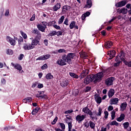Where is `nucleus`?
Segmentation results:
<instances>
[{
  "label": "nucleus",
  "mask_w": 131,
  "mask_h": 131,
  "mask_svg": "<svg viewBox=\"0 0 131 131\" xmlns=\"http://www.w3.org/2000/svg\"><path fill=\"white\" fill-rule=\"evenodd\" d=\"M50 57H51V55L50 54L42 55L39 57L38 58H37L36 61H38V60H40L42 61L45 60H48V59H50Z\"/></svg>",
  "instance_id": "9d476101"
},
{
  "label": "nucleus",
  "mask_w": 131,
  "mask_h": 131,
  "mask_svg": "<svg viewBox=\"0 0 131 131\" xmlns=\"http://www.w3.org/2000/svg\"><path fill=\"white\" fill-rule=\"evenodd\" d=\"M38 108H36L34 110H33L32 112V115H35V114H36V113H37V112H38Z\"/></svg>",
  "instance_id": "58836bf2"
},
{
  "label": "nucleus",
  "mask_w": 131,
  "mask_h": 131,
  "mask_svg": "<svg viewBox=\"0 0 131 131\" xmlns=\"http://www.w3.org/2000/svg\"><path fill=\"white\" fill-rule=\"evenodd\" d=\"M119 101V99L118 98H113L111 99V105H116L118 104V102Z\"/></svg>",
  "instance_id": "6ab92c4d"
},
{
  "label": "nucleus",
  "mask_w": 131,
  "mask_h": 131,
  "mask_svg": "<svg viewBox=\"0 0 131 131\" xmlns=\"http://www.w3.org/2000/svg\"><path fill=\"white\" fill-rule=\"evenodd\" d=\"M104 114L105 115L104 118H105V119H107V118H108V116L109 115V113H108V112L105 111L104 112Z\"/></svg>",
  "instance_id": "09e8293b"
},
{
  "label": "nucleus",
  "mask_w": 131,
  "mask_h": 131,
  "mask_svg": "<svg viewBox=\"0 0 131 131\" xmlns=\"http://www.w3.org/2000/svg\"><path fill=\"white\" fill-rule=\"evenodd\" d=\"M124 118H125V115L124 114H121L120 117L117 118L116 120L119 122H121V121L124 120Z\"/></svg>",
  "instance_id": "a211bd4d"
},
{
  "label": "nucleus",
  "mask_w": 131,
  "mask_h": 131,
  "mask_svg": "<svg viewBox=\"0 0 131 131\" xmlns=\"http://www.w3.org/2000/svg\"><path fill=\"white\" fill-rule=\"evenodd\" d=\"M58 121V117H55V119L53 120V121L52 122V124H56V122Z\"/></svg>",
  "instance_id": "49530a36"
},
{
  "label": "nucleus",
  "mask_w": 131,
  "mask_h": 131,
  "mask_svg": "<svg viewBox=\"0 0 131 131\" xmlns=\"http://www.w3.org/2000/svg\"><path fill=\"white\" fill-rule=\"evenodd\" d=\"M53 27L54 28H55L56 29H57V30H60V29H61V27L60 26H59L57 25H53Z\"/></svg>",
  "instance_id": "3c124183"
},
{
  "label": "nucleus",
  "mask_w": 131,
  "mask_h": 131,
  "mask_svg": "<svg viewBox=\"0 0 131 131\" xmlns=\"http://www.w3.org/2000/svg\"><path fill=\"white\" fill-rule=\"evenodd\" d=\"M57 32H56L55 31H53L49 34V35L50 36H54V35H57Z\"/></svg>",
  "instance_id": "c03bdc74"
},
{
  "label": "nucleus",
  "mask_w": 131,
  "mask_h": 131,
  "mask_svg": "<svg viewBox=\"0 0 131 131\" xmlns=\"http://www.w3.org/2000/svg\"><path fill=\"white\" fill-rule=\"evenodd\" d=\"M92 0H88L86 2V4L85 6V8H88V9H90V8H92Z\"/></svg>",
  "instance_id": "bb28decb"
},
{
  "label": "nucleus",
  "mask_w": 131,
  "mask_h": 131,
  "mask_svg": "<svg viewBox=\"0 0 131 131\" xmlns=\"http://www.w3.org/2000/svg\"><path fill=\"white\" fill-rule=\"evenodd\" d=\"M6 40L8 42H9L11 46H15L16 45V40L14 39L13 38L7 36H6Z\"/></svg>",
  "instance_id": "0eeeda50"
},
{
  "label": "nucleus",
  "mask_w": 131,
  "mask_h": 131,
  "mask_svg": "<svg viewBox=\"0 0 131 131\" xmlns=\"http://www.w3.org/2000/svg\"><path fill=\"white\" fill-rule=\"evenodd\" d=\"M46 79H53L54 78V76L52 75L51 73H48L46 76Z\"/></svg>",
  "instance_id": "72a5a7b5"
},
{
  "label": "nucleus",
  "mask_w": 131,
  "mask_h": 131,
  "mask_svg": "<svg viewBox=\"0 0 131 131\" xmlns=\"http://www.w3.org/2000/svg\"><path fill=\"white\" fill-rule=\"evenodd\" d=\"M23 49H24L25 51H30V50H33V48L31 46V44L29 43H24Z\"/></svg>",
  "instance_id": "423d86ee"
},
{
  "label": "nucleus",
  "mask_w": 131,
  "mask_h": 131,
  "mask_svg": "<svg viewBox=\"0 0 131 131\" xmlns=\"http://www.w3.org/2000/svg\"><path fill=\"white\" fill-rule=\"evenodd\" d=\"M122 61L124 62V64H126L128 67H131V61H127L125 59L122 58Z\"/></svg>",
  "instance_id": "7c9ffc66"
},
{
  "label": "nucleus",
  "mask_w": 131,
  "mask_h": 131,
  "mask_svg": "<svg viewBox=\"0 0 131 131\" xmlns=\"http://www.w3.org/2000/svg\"><path fill=\"white\" fill-rule=\"evenodd\" d=\"M63 24H64L65 25H67V26H68V25H69V24H68V18H66V19H65V20H64Z\"/></svg>",
  "instance_id": "e2e57ef3"
},
{
  "label": "nucleus",
  "mask_w": 131,
  "mask_h": 131,
  "mask_svg": "<svg viewBox=\"0 0 131 131\" xmlns=\"http://www.w3.org/2000/svg\"><path fill=\"white\" fill-rule=\"evenodd\" d=\"M103 76V72H99L93 75H89L84 79V83H85V84H89L91 81L95 83L98 82V81H101Z\"/></svg>",
  "instance_id": "f257e3e1"
},
{
  "label": "nucleus",
  "mask_w": 131,
  "mask_h": 131,
  "mask_svg": "<svg viewBox=\"0 0 131 131\" xmlns=\"http://www.w3.org/2000/svg\"><path fill=\"white\" fill-rule=\"evenodd\" d=\"M72 112H73V110H68L64 112V114H70V113H72Z\"/></svg>",
  "instance_id": "8fccbe9b"
},
{
  "label": "nucleus",
  "mask_w": 131,
  "mask_h": 131,
  "mask_svg": "<svg viewBox=\"0 0 131 131\" xmlns=\"http://www.w3.org/2000/svg\"><path fill=\"white\" fill-rule=\"evenodd\" d=\"M127 106V103L126 102H123L121 103L120 105V111H124L125 109H126V106Z\"/></svg>",
  "instance_id": "4be33fe9"
},
{
  "label": "nucleus",
  "mask_w": 131,
  "mask_h": 131,
  "mask_svg": "<svg viewBox=\"0 0 131 131\" xmlns=\"http://www.w3.org/2000/svg\"><path fill=\"white\" fill-rule=\"evenodd\" d=\"M30 39H32L31 46H32L33 49H34V48H35V46L39 43V41H38V40H37V39L36 38L33 39V38H31Z\"/></svg>",
  "instance_id": "1a4fd4ad"
},
{
  "label": "nucleus",
  "mask_w": 131,
  "mask_h": 131,
  "mask_svg": "<svg viewBox=\"0 0 131 131\" xmlns=\"http://www.w3.org/2000/svg\"><path fill=\"white\" fill-rule=\"evenodd\" d=\"M115 94V90H114V89H110L107 93V95L109 98H112V97L114 96Z\"/></svg>",
  "instance_id": "dca6fc26"
},
{
  "label": "nucleus",
  "mask_w": 131,
  "mask_h": 131,
  "mask_svg": "<svg viewBox=\"0 0 131 131\" xmlns=\"http://www.w3.org/2000/svg\"><path fill=\"white\" fill-rule=\"evenodd\" d=\"M1 82H2V83H3V84H6V79H5L4 78L2 79Z\"/></svg>",
  "instance_id": "69168bd1"
},
{
  "label": "nucleus",
  "mask_w": 131,
  "mask_h": 131,
  "mask_svg": "<svg viewBox=\"0 0 131 131\" xmlns=\"http://www.w3.org/2000/svg\"><path fill=\"white\" fill-rule=\"evenodd\" d=\"M35 20V14H33L32 17L30 19V21H34Z\"/></svg>",
  "instance_id": "bf43d9fd"
},
{
  "label": "nucleus",
  "mask_w": 131,
  "mask_h": 131,
  "mask_svg": "<svg viewBox=\"0 0 131 131\" xmlns=\"http://www.w3.org/2000/svg\"><path fill=\"white\" fill-rule=\"evenodd\" d=\"M70 76L73 77L74 78H78V76L75 73H69Z\"/></svg>",
  "instance_id": "4c0bfd02"
},
{
  "label": "nucleus",
  "mask_w": 131,
  "mask_h": 131,
  "mask_svg": "<svg viewBox=\"0 0 131 131\" xmlns=\"http://www.w3.org/2000/svg\"><path fill=\"white\" fill-rule=\"evenodd\" d=\"M31 101H32V99H31V98L28 97V98H26L23 99V102L26 104L27 103H30V102H31Z\"/></svg>",
  "instance_id": "c756f323"
},
{
  "label": "nucleus",
  "mask_w": 131,
  "mask_h": 131,
  "mask_svg": "<svg viewBox=\"0 0 131 131\" xmlns=\"http://www.w3.org/2000/svg\"><path fill=\"white\" fill-rule=\"evenodd\" d=\"M20 34L22 35L23 38H24V39H27V35L26 34V33H24L23 31H20Z\"/></svg>",
  "instance_id": "ea45409f"
},
{
  "label": "nucleus",
  "mask_w": 131,
  "mask_h": 131,
  "mask_svg": "<svg viewBox=\"0 0 131 131\" xmlns=\"http://www.w3.org/2000/svg\"><path fill=\"white\" fill-rule=\"evenodd\" d=\"M75 21H72L70 24V29H73V28H74L75 26Z\"/></svg>",
  "instance_id": "c9c22d12"
},
{
  "label": "nucleus",
  "mask_w": 131,
  "mask_h": 131,
  "mask_svg": "<svg viewBox=\"0 0 131 131\" xmlns=\"http://www.w3.org/2000/svg\"><path fill=\"white\" fill-rule=\"evenodd\" d=\"M114 80V78H108L105 80V84L107 86H110L113 84V81Z\"/></svg>",
  "instance_id": "f8f14e48"
},
{
  "label": "nucleus",
  "mask_w": 131,
  "mask_h": 131,
  "mask_svg": "<svg viewBox=\"0 0 131 131\" xmlns=\"http://www.w3.org/2000/svg\"><path fill=\"white\" fill-rule=\"evenodd\" d=\"M113 43L112 41H108L105 42L104 47L106 49H110L111 47H112Z\"/></svg>",
  "instance_id": "393cba45"
},
{
  "label": "nucleus",
  "mask_w": 131,
  "mask_h": 131,
  "mask_svg": "<svg viewBox=\"0 0 131 131\" xmlns=\"http://www.w3.org/2000/svg\"><path fill=\"white\" fill-rule=\"evenodd\" d=\"M116 54V52H115V51L113 50V51H110V52H108V55L109 57H110V59H112V58H113V57H115Z\"/></svg>",
  "instance_id": "5701e85b"
},
{
  "label": "nucleus",
  "mask_w": 131,
  "mask_h": 131,
  "mask_svg": "<svg viewBox=\"0 0 131 131\" xmlns=\"http://www.w3.org/2000/svg\"><path fill=\"white\" fill-rule=\"evenodd\" d=\"M108 125H116L118 126V125H119V123L116 122V121H113L108 123Z\"/></svg>",
  "instance_id": "2f4dec72"
},
{
  "label": "nucleus",
  "mask_w": 131,
  "mask_h": 131,
  "mask_svg": "<svg viewBox=\"0 0 131 131\" xmlns=\"http://www.w3.org/2000/svg\"><path fill=\"white\" fill-rule=\"evenodd\" d=\"M58 53H59L60 54L62 53H66V50L64 49H59L57 50Z\"/></svg>",
  "instance_id": "de8ad7c7"
},
{
  "label": "nucleus",
  "mask_w": 131,
  "mask_h": 131,
  "mask_svg": "<svg viewBox=\"0 0 131 131\" xmlns=\"http://www.w3.org/2000/svg\"><path fill=\"white\" fill-rule=\"evenodd\" d=\"M42 88H43V85H42V84H39L38 85V89H41Z\"/></svg>",
  "instance_id": "338daca9"
},
{
  "label": "nucleus",
  "mask_w": 131,
  "mask_h": 131,
  "mask_svg": "<svg viewBox=\"0 0 131 131\" xmlns=\"http://www.w3.org/2000/svg\"><path fill=\"white\" fill-rule=\"evenodd\" d=\"M111 117H112V120H113V119L115 118V111H113L111 112Z\"/></svg>",
  "instance_id": "37998d69"
},
{
  "label": "nucleus",
  "mask_w": 131,
  "mask_h": 131,
  "mask_svg": "<svg viewBox=\"0 0 131 131\" xmlns=\"http://www.w3.org/2000/svg\"><path fill=\"white\" fill-rule=\"evenodd\" d=\"M47 25H48L47 22L42 21V24L37 25V27L38 30H40V31H41L42 32H45V31L47 28Z\"/></svg>",
  "instance_id": "f03ea898"
},
{
  "label": "nucleus",
  "mask_w": 131,
  "mask_h": 131,
  "mask_svg": "<svg viewBox=\"0 0 131 131\" xmlns=\"http://www.w3.org/2000/svg\"><path fill=\"white\" fill-rule=\"evenodd\" d=\"M56 63L60 66H64V65H66L67 63V61L66 60V56H62L61 59H58Z\"/></svg>",
  "instance_id": "7ed1b4c3"
},
{
  "label": "nucleus",
  "mask_w": 131,
  "mask_h": 131,
  "mask_svg": "<svg viewBox=\"0 0 131 131\" xmlns=\"http://www.w3.org/2000/svg\"><path fill=\"white\" fill-rule=\"evenodd\" d=\"M96 125L95 124V123L90 121V126L91 127V128H95V126Z\"/></svg>",
  "instance_id": "a18cd8bd"
},
{
  "label": "nucleus",
  "mask_w": 131,
  "mask_h": 131,
  "mask_svg": "<svg viewBox=\"0 0 131 131\" xmlns=\"http://www.w3.org/2000/svg\"><path fill=\"white\" fill-rule=\"evenodd\" d=\"M59 124L61 129H65V124H64V123H60Z\"/></svg>",
  "instance_id": "864d4df0"
},
{
  "label": "nucleus",
  "mask_w": 131,
  "mask_h": 131,
  "mask_svg": "<svg viewBox=\"0 0 131 131\" xmlns=\"http://www.w3.org/2000/svg\"><path fill=\"white\" fill-rule=\"evenodd\" d=\"M70 8L71 7L68 5H65L63 6L62 9V13H63V14L66 13L67 11H68V10H70Z\"/></svg>",
  "instance_id": "aec40b11"
},
{
  "label": "nucleus",
  "mask_w": 131,
  "mask_h": 131,
  "mask_svg": "<svg viewBox=\"0 0 131 131\" xmlns=\"http://www.w3.org/2000/svg\"><path fill=\"white\" fill-rule=\"evenodd\" d=\"M42 94H43V92L39 91L38 94L36 95V97H37V98L43 99V98H45V95Z\"/></svg>",
  "instance_id": "b1692460"
},
{
  "label": "nucleus",
  "mask_w": 131,
  "mask_h": 131,
  "mask_svg": "<svg viewBox=\"0 0 131 131\" xmlns=\"http://www.w3.org/2000/svg\"><path fill=\"white\" fill-rule=\"evenodd\" d=\"M57 34L56 35H57V36H60V35H62V32L60 31H58L57 32H56Z\"/></svg>",
  "instance_id": "0e129e2a"
},
{
  "label": "nucleus",
  "mask_w": 131,
  "mask_h": 131,
  "mask_svg": "<svg viewBox=\"0 0 131 131\" xmlns=\"http://www.w3.org/2000/svg\"><path fill=\"white\" fill-rule=\"evenodd\" d=\"M66 118L64 119L66 123L68 122H72V117L69 115H66Z\"/></svg>",
  "instance_id": "412c9836"
},
{
  "label": "nucleus",
  "mask_w": 131,
  "mask_h": 131,
  "mask_svg": "<svg viewBox=\"0 0 131 131\" xmlns=\"http://www.w3.org/2000/svg\"><path fill=\"white\" fill-rule=\"evenodd\" d=\"M7 55H12L14 54V51L12 49H8L6 50Z\"/></svg>",
  "instance_id": "473e14b6"
},
{
  "label": "nucleus",
  "mask_w": 131,
  "mask_h": 131,
  "mask_svg": "<svg viewBox=\"0 0 131 131\" xmlns=\"http://www.w3.org/2000/svg\"><path fill=\"white\" fill-rule=\"evenodd\" d=\"M103 112V110L101 107H99L98 112L97 114V116H101L102 113Z\"/></svg>",
  "instance_id": "e433bc0d"
},
{
  "label": "nucleus",
  "mask_w": 131,
  "mask_h": 131,
  "mask_svg": "<svg viewBox=\"0 0 131 131\" xmlns=\"http://www.w3.org/2000/svg\"><path fill=\"white\" fill-rule=\"evenodd\" d=\"M122 59H124V58L122 57V55H119L117 56L116 58L115 61L116 62H121V61H122Z\"/></svg>",
  "instance_id": "cd10ccee"
},
{
  "label": "nucleus",
  "mask_w": 131,
  "mask_h": 131,
  "mask_svg": "<svg viewBox=\"0 0 131 131\" xmlns=\"http://www.w3.org/2000/svg\"><path fill=\"white\" fill-rule=\"evenodd\" d=\"M90 15H91V13L89 11H87L85 13L83 14L81 16L82 20H85V17H89Z\"/></svg>",
  "instance_id": "a878e982"
},
{
  "label": "nucleus",
  "mask_w": 131,
  "mask_h": 131,
  "mask_svg": "<svg viewBox=\"0 0 131 131\" xmlns=\"http://www.w3.org/2000/svg\"><path fill=\"white\" fill-rule=\"evenodd\" d=\"M67 123L68 124L69 131H71L72 129V122H69Z\"/></svg>",
  "instance_id": "a19ab883"
},
{
  "label": "nucleus",
  "mask_w": 131,
  "mask_h": 131,
  "mask_svg": "<svg viewBox=\"0 0 131 131\" xmlns=\"http://www.w3.org/2000/svg\"><path fill=\"white\" fill-rule=\"evenodd\" d=\"M48 68V65L47 64H45L41 67V69L42 70H45V69H47Z\"/></svg>",
  "instance_id": "6e6d98bb"
},
{
  "label": "nucleus",
  "mask_w": 131,
  "mask_h": 131,
  "mask_svg": "<svg viewBox=\"0 0 131 131\" xmlns=\"http://www.w3.org/2000/svg\"><path fill=\"white\" fill-rule=\"evenodd\" d=\"M95 99L97 104H101V103H102V98H101V97H100V96L98 95H95Z\"/></svg>",
  "instance_id": "f3484780"
},
{
  "label": "nucleus",
  "mask_w": 131,
  "mask_h": 131,
  "mask_svg": "<svg viewBox=\"0 0 131 131\" xmlns=\"http://www.w3.org/2000/svg\"><path fill=\"white\" fill-rule=\"evenodd\" d=\"M61 8V3H57L53 7V11L54 12H57L58 10Z\"/></svg>",
  "instance_id": "2eb2a0df"
},
{
  "label": "nucleus",
  "mask_w": 131,
  "mask_h": 131,
  "mask_svg": "<svg viewBox=\"0 0 131 131\" xmlns=\"http://www.w3.org/2000/svg\"><path fill=\"white\" fill-rule=\"evenodd\" d=\"M64 19H65V16L64 15L61 16L58 20V24H62L64 21Z\"/></svg>",
  "instance_id": "f704fd0d"
},
{
  "label": "nucleus",
  "mask_w": 131,
  "mask_h": 131,
  "mask_svg": "<svg viewBox=\"0 0 131 131\" xmlns=\"http://www.w3.org/2000/svg\"><path fill=\"white\" fill-rule=\"evenodd\" d=\"M119 65H120V61H117V62H116L114 64V66L115 67H118V66H119Z\"/></svg>",
  "instance_id": "603ef678"
},
{
  "label": "nucleus",
  "mask_w": 131,
  "mask_h": 131,
  "mask_svg": "<svg viewBox=\"0 0 131 131\" xmlns=\"http://www.w3.org/2000/svg\"><path fill=\"white\" fill-rule=\"evenodd\" d=\"M108 111H112L113 110V106L110 105L107 108Z\"/></svg>",
  "instance_id": "052dcab7"
},
{
  "label": "nucleus",
  "mask_w": 131,
  "mask_h": 131,
  "mask_svg": "<svg viewBox=\"0 0 131 131\" xmlns=\"http://www.w3.org/2000/svg\"><path fill=\"white\" fill-rule=\"evenodd\" d=\"M23 58H24V54H20L19 56L18 57V60H22V59H23Z\"/></svg>",
  "instance_id": "4d7b16f0"
},
{
  "label": "nucleus",
  "mask_w": 131,
  "mask_h": 131,
  "mask_svg": "<svg viewBox=\"0 0 131 131\" xmlns=\"http://www.w3.org/2000/svg\"><path fill=\"white\" fill-rule=\"evenodd\" d=\"M85 118V116L83 115H78L76 117V120L78 121L79 123L81 122Z\"/></svg>",
  "instance_id": "ddd939ff"
},
{
  "label": "nucleus",
  "mask_w": 131,
  "mask_h": 131,
  "mask_svg": "<svg viewBox=\"0 0 131 131\" xmlns=\"http://www.w3.org/2000/svg\"><path fill=\"white\" fill-rule=\"evenodd\" d=\"M5 15L6 17H9V16H10V11H9V10H6Z\"/></svg>",
  "instance_id": "5fc2aeb1"
},
{
  "label": "nucleus",
  "mask_w": 131,
  "mask_h": 131,
  "mask_svg": "<svg viewBox=\"0 0 131 131\" xmlns=\"http://www.w3.org/2000/svg\"><path fill=\"white\" fill-rule=\"evenodd\" d=\"M91 91V86H87L85 88V92H88Z\"/></svg>",
  "instance_id": "680f3d73"
},
{
  "label": "nucleus",
  "mask_w": 131,
  "mask_h": 131,
  "mask_svg": "<svg viewBox=\"0 0 131 131\" xmlns=\"http://www.w3.org/2000/svg\"><path fill=\"white\" fill-rule=\"evenodd\" d=\"M126 5V1H122L118 3H116L115 6L117 8H121V7H124V5Z\"/></svg>",
  "instance_id": "4468645a"
},
{
  "label": "nucleus",
  "mask_w": 131,
  "mask_h": 131,
  "mask_svg": "<svg viewBox=\"0 0 131 131\" xmlns=\"http://www.w3.org/2000/svg\"><path fill=\"white\" fill-rule=\"evenodd\" d=\"M35 131H46L40 128H38L35 129Z\"/></svg>",
  "instance_id": "774afa93"
},
{
  "label": "nucleus",
  "mask_w": 131,
  "mask_h": 131,
  "mask_svg": "<svg viewBox=\"0 0 131 131\" xmlns=\"http://www.w3.org/2000/svg\"><path fill=\"white\" fill-rule=\"evenodd\" d=\"M117 13L125 15V14H127V9L125 8H119L117 10Z\"/></svg>",
  "instance_id": "9b49d317"
},
{
  "label": "nucleus",
  "mask_w": 131,
  "mask_h": 131,
  "mask_svg": "<svg viewBox=\"0 0 131 131\" xmlns=\"http://www.w3.org/2000/svg\"><path fill=\"white\" fill-rule=\"evenodd\" d=\"M32 33H35V34H37L38 33V30L37 29H34L32 30Z\"/></svg>",
  "instance_id": "13d9d810"
},
{
  "label": "nucleus",
  "mask_w": 131,
  "mask_h": 131,
  "mask_svg": "<svg viewBox=\"0 0 131 131\" xmlns=\"http://www.w3.org/2000/svg\"><path fill=\"white\" fill-rule=\"evenodd\" d=\"M74 56V54L73 53H69L66 57V61L69 64H71L72 61L71 60L73 59V57Z\"/></svg>",
  "instance_id": "6e6552de"
},
{
  "label": "nucleus",
  "mask_w": 131,
  "mask_h": 131,
  "mask_svg": "<svg viewBox=\"0 0 131 131\" xmlns=\"http://www.w3.org/2000/svg\"><path fill=\"white\" fill-rule=\"evenodd\" d=\"M11 65L15 68V69L18 70L19 73H24V71L22 70V67L21 65L19 64H14L13 62H11Z\"/></svg>",
  "instance_id": "20e7f679"
},
{
  "label": "nucleus",
  "mask_w": 131,
  "mask_h": 131,
  "mask_svg": "<svg viewBox=\"0 0 131 131\" xmlns=\"http://www.w3.org/2000/svg\"><path fill=\"white\" fill-rule=\"evenodd\" d=\"M123 125L124 126V128L126 129V128H127V127H128V126H129V123H128V122H125L123 124Z\"/></svg>",
  "instance_id": "79ce46f5"
},
{
  "label": "nucleus",
  "mask_w": 131,
  "mask_h": 131,
  "mask_svg": "<svg viewBox=\"0 0 131 131\" xmlns=\"http://www.w3.org/2000/svg\"><path fill=\"white\" fill-rule=\"evenodd\" d=\"M82 112H84V113H85L86 114H88L90 116V117L92 118V119H94L95 118L93 117V112L90 110V108L88 107L87 106L84 107L82 109Z\"/></svg>",
  "instance_id": "39448f33"
},
{
  "label": "nucleus",
  "mask_w": 131,
  "mask_h": 131,
  "mask_svg": "<svg viewBox=\"0 0 131 131\" xmlns=\"http://www.w3.org/2000/svg\"><path fill=\"white\" fill-rule=\"evenodd\" d=\"M60 84L61 86H67V85L68 84V81L66 79H64L61 81Z\"/></svg>",
  "instance_id": "c85d7f7f"
}]
</instances>
